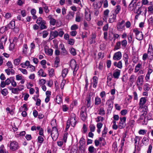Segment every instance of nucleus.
<instances>
[{"instance_id":"1","label":"nucleus","mask_w":153,"mask_h":153,"mask_svg":"<svg viewBox=\"0 0 153 153\" xmlns=\"http://www.w3.org/2000/svg\"><path fill=\"white\" fill-rule=\"evenodd\" d=\"M76 117L74 113H72L71 114L70 118L68 120L67 123V126L66 128L68 129L70 125L74 127L76 123Z\"/></svg>"},{"instance_id":"2","label":"nucleus","mask_w":153,"mask_h":153,"mask_svg":"<svg viewBox=\"0 0 153 153\" xmlns=\"http://www.w3.org/2000/svg\"><path fill=\"white\" fill-rule=\"evenodd\" d=\"M139 110L141 112L139 119L140 120H143L142 123L143 125H146L147 124V122L145 121L146 117H145L146 114V108H142L140 109Z\"/></svg>"},{"instance_id":"3","label":"nucleus","mask_w":153,"mask_h":153,"mask_svg":"<svg viewBox=\"0 0 153 153\" xmlns=\"http://www.w3.org/2000/svg\"><path fill=\"white\" fill-rule=\"evenodd\" d=\"M59 134L58 130L56 127H52V130L51 135L53 140H56L58 137Z\"/></svg>"},{"instance_id":"4","label":"nucleus","mask_w":153,"mask_h":153,"mask_svg":"<svg viewBox=\"0 0 153 153\" xmlns=\"http://www.w3.org/2000/svg\"><path fill=\"white\" fill-rule=\"evenodd\" d=\"M133 32L135 33L136 36V39L139 40H141L143 38V34L141 32H140L137 28L134 29Z\"/></svg>"},{"instance_id":"5","label":"nucleus","mask_w":153,"mask_h":153,"mask_svg":"<svg viewBox=\"0 0 153 153\" xmlns=\"http://www.w3.org/2000/svg\"><path fill=\"white\" fill-rule=\"evenodd\" d=\"M147 53L149 55L148 59L149 61H151L153 59V49L152 44H149Z\"/></svg>"},{"instance_id":"6","label":"nucleus","mask_w":153,"mask_h":153,"mask_svg":"<svg viewBox=\"0 0 153 153\" xmlns=\"http://www.w3.org/2000/svg\"><path fill=\"white\" fill-rule=\"evenodd\" d=\"M86 107L85 106H82L81 109L80 115L81 119L83 120H85L86 117Z\"/></svg>"},{"instance_id":"7","label":"nucleus","mask_w":153,"mask_h":153,"mask_svg":"<svg viewBox=\"0 0 153 153\" xmlns=\"http://www.w3.org/2000/svg\"><path fill=\"white\" fill-rule=\"evenodd\" d=\"M70 66L72 68H74L73 74L75 76L76 74V72L78 68V66L76 65V62L74 60H71L70 63Z\"/></svg>"},{"instance_id":"8","label":"nucleus","mask_w":153,"mask_h":153,"mask_svg":"<svg viewBox=\"0 0 153 153\" xmlns=\"http://www.w3.org/2000/svg\"><path fill=\"white\" fill-rule=\"evenodd\" d=\"M18 143L14 141L11 142L10 144V149L13 151H15L19 148Z\"/></svg>"},{"instance_id":"9","label":"nucleus","mask_w":153,"mask_h":153,"mask_svg":"<svg viewBox=\"0 0 153 153\" xmlns=\"http://www.w3.org/2000/svg\"><path fill=\"white\" fill-rule=\"evenodd\" d=\"M126 118L125 117L120 118V122L118 124V127L120 129H122L125 127V123Z\"/></svg>"},{"instance_id":"10","label":"nucleus","mask_w":153,"mask_h":153,"mask_svg":"<svg viewBox=\"0 0 153 153\" xmlns=\"http://www.w3.org/2000/svg\"><path fill=\"white\" fill-rule=\"evenodd\" d=\"M144 76L143 75H140L137 78V86H141L143 82Z\"/></svg>"},{"instance_id":"11","label":"nucleus","mask_w":153,"mask_h":153,"mask_svg":"<svg viewBox=\"0 0 153 153\" xmlns=\"http://www.w3.org/2000/svg\"><path fill=\"white\" fill-rule=\"evenodd\" d=\"M122 55L120 51H118L115 53L113 55V59L114 60L118 61L121 58Z\"/></svg>"},{"instance_id":"12","label":"nucleus","mask_w":153,"mask_h":153,"mask_svg":"<svg viewBox=\"0 0 153 153\" xmlns=\"http://www.w3.org/2000/svg\"><path fill=\"white\" fill-rule=\"evenodd\" d=\"M117 15L111 12L109 16L108 22L109 23H113L116 21Z\"/></svg>"},{"instance_id":"13","label":"nucleus","mask_w":153,"mask_h":153,"mask_svg":"<svg viewBox=\"0 0 153 153\" xmlns=\"http://www.w3.org/2000/svg\"><path fill=\"white\" fill-rule=\"evenodd\" d=\"M15 26V21L14 20H12L5 27V28L6 30L9 29H13L14 28Z\"/></svg>"},{"instance_id":"14","label":"nucleus","mask_w":153,"mask_h":153,"mask_svg":"<svg viewBox=\"0 0 153 153\" xmlns=\"http://www.w3.org/2000/svg\"><path fill=\"white\" fill-rule=\"evenodd\" d=\"M121 71L117 69L114 71L113 74V76L114 78L117 79L119 78L120 74Z\"/></svg>"},{"instance_id":"15","label":"nucleus","mask_w":153,"mask_h":153,"mask_svg":"<svg viewBox=\"0 0 153 153\" xmlns=\"http://www.w3.org/2000/svg\"><path fill=\"white\" fill-rule=\"evenodd\" d=\"M146 100L145 97H142L140 99L139 102L140 108L139 109L142 108H146L145 107H143V106L146 103Z\"/></svg>"},{"instance_id":"16","label":"nucleus","mask_w":153,"mask_h":153,"mask_svg":"<svg viewBox=\"0 0 153 153\" xmlns=\"http://www.w3.org/2000/svg\"><path fill=\"white\" fill-rule=\"evenodd\" d=\"M125 21L122 20L121 22H119L117 25V29L118 30H121L123 29L124 27V23Z\"/></svg>"},{"instance_id":"17","label":"nucleus","mask_w":153,"mask_h":153,"mask_svg":"<svg viewBox=\"0 0 153 153\" xmlns=\"http://www.w3.org/2000/svg\"><path fill=\"white\" fill-rule=\"evenodd\" d=\"M92 79L93 80L92 82L91 83L90 86L92 84L93 88H96L97 85L98 78L96 76H94L93 77Z\"/></svg>"},{"instance_id":"18","label":"nucleus","mask_w":153,"mask_h":153,"mask_svg":"<svg viewBox=\"0 0 153 153\" xmlns=\"http://www.w3.org/2000/svg\"><path fill=\"white\" fill-rule=\"evenodd\" d=\"M74 14L75 13L74 12L69 11L65 17L66 19L68 20L72 19L74 17Z\"/></svg>"},{"instance_id":"19","label":"nucleus","mask_w":153,"mask_h":153,"mask_svg":"<svg viewBox=\"0 0 153 153\" xmlns=\"http://www.w3.org/2000/svg\"><path fill=\"white\" fill-rule=\"evenodd\" d=\"M45 53L51 56L52 55L53 50L52 49H49L47 46L45 47Z\"/></svg>"},{"instance_id":"20","label":"nucleus","mask_w":153,"mask_h":153,"mask_svg":"<svg viewBox=\"0 0 153 153\" xmlns=\"http://www.w3.org/2000/svg\"><path fill=\"white\" fill-rule=\"evenodd\" d=\"M121 10V7L119 5H117L116 7L114 10L112 11L111 12L117 15L119 12Z\"/></svg>"},{"instance_id":"21","label":"nucleus","mask_w":153,"mask_h":153,"mask_svg":"<svg viewBox=\"0 0 153 153\" xmlns=\"http://www.w3.org/2000/svg\"><path fill=\"white\" fill-rule=\"evenodd\" d=\"M109 12V10L108 9L105 10L104 12V16L103 19L104 21H105L106 22H107Z\"/></svg>"},{"instance_id":"22","label":"nucleus","mask_w":153,"mask_h":153,"mask_svg":"<svg viewBox=\"0 0 153 153\" xmlns=\"http://www.w3.org/2000/svg\"><path fill=\"white\" fill-rule=\"evenodd\" d=\"M91 96L89 95L86 98V105L88 108L90 107L91 106Z\"/></svg>"},{"instance_id":"23","label":"nucleus","mask_w":153,"mask_h":153,"mask_svg":"<svg viewBox=\"0 0 153 153\" xmlns=\"http://www.w3.org/2000/svg\"><path fill=\"white\" fill-rule=\"evenodd\" d=\"M100 96L102 98V100L103 102H105V98L106 96V93L105 91H102L100 93Z\"/></svg>"},{"instance_id":"24","label":"nucleus","mask_w":153,"mask_h":153,"mask_svg":"<svg viewBox=\"0 0 153 153\" xmlns=\"http://www.w3.org/2000/svg\"><path fill=\"white\" fill-rule=\"evenodd\" d=\"M68 72V70L67 68H64L62 70V76L63 78H65Z\"/></svg>"},{"instance_id":"25","label":"nucleus","mask_w":153,"mask_h":153,"mask_svg":"<svg viewBox=\"0 0 153 153\" xmlns=\"http://www.w3.org/2000/svg\"><path fill=\"white\" fill-rule=\"evenodd\" d=\"M128 58H129V57L127 54L125 53L124 54V55H123L124 60L125 61V64L126 66H127L128 65Z\"/></svg>"},{"instance_id":"26","label":"nucleus","mask_w":153,"mask_h":153,"mask_svg":"<svg viewBox=\"0 0 153 153\" xmlns=\"http://www.w3.org/2000/svg\"><path fill=\"white\" fill-rule=\"evenodd\" d=\"M136 76L133 74H132L129 79V81L131 82V83L132 84L134 82L136 79Z\"/></svg>"},{"instance_id":"27","label":"nucleus","mask_w":153,"mask_h":153,"mask_svg":"<svg viewBox=\"0 0 153 153\" xmlns=\"http://www.w3.org/2000/svg\"><path fill=\"white\" fill-rule=\"evenodd\" d=\"M101 99L100 98L98 97H96L95 99L94 103L96 105H99L101 102Z\"/></svg>"},{"instance_id":"28","label":"nucleus","mask_w":153,"mask_h":153,"mask_svg":"<svg viewBox=\"0 0 153 153\" xmlns=\"http://www.w3.org/2000/svg\"><path fill=\"white\" fill-rule=\"evenodd\" d=\"M79 143L80 145L79 147V149L82 151V152H84L85 151V149L83 148V145L84 144V143H83V141L81 139H80Z\"/></svg>"},{"instance_id":"29","label":"nucleus","mask_w":153,"mask_h":153,"mask_svg":"<svg viewBox=\"0 0 153 153\" xmlns=\"http://www.w3.org/2000/svg\"><path fill=\"white\" fill-rule=\"evenodd\" d=\"M141 67V64L140 63L138 64L135 67L134 72L135 73L137 72L140 70V69Z\"/></svg>"},{"instance_id":"30","label":"nucleus","mask_w":153,"mask_h":153,"mask_svg":"<svg viewBox=\"0 0 153 153\" xmlns=\"http://www.w3.org/2000/svg\"><path fill=\"white\" fill-rule=\"evenodd\" d=\"M21 60V57H19V58L18 59H15L14 61V64L16 65H18L20 64Z\"/></svg>"},{"instance_id":"31","label":"nucleus","mask_w":153,"mask_h":153,"mask_svg":"<svg viewBox=\"0 0 153 153\" xmlns=\"http://www.w3.org/2000/svg\"><path fill=\"white\" fill-rule=\"evenodd\" d=\"M5 71L8 75H10V74H13L14 73V71L13 69H10L9 68L5 69Z\"/></svg>"},{"instance_id":"32","label":"nucleus","mask_w":153,"mask_h":153,"mask_svg":"<svg viewBox=\"0 0 153 153\" xmlns=\"http://www.w3.org/2000/svg\"><path fill=\"white\" fill-rule=\"evenodd\" d=\"M102 124L101 123H98L97 124V132L98 133H100L101 131V128L102 126Z\"/></svg>"},{"instance_id":"33","label":"nucleus","mask_w":153,"mask_h":153,"mask_svg":"<svg viewBox=\"0 0 153 153\" xmlns=\"http://www.w3.org/2000/svg\"><path fill=\"white\" fill-rule=\"evenodd\" d=\"M28 48L27 45L26 44H24L23 47V53L24 54L27 53Z\"/></svg>"},{"instance_id":"34","label":"nucleus","mask_w":153,"mask_h":153,"mask_svg":"<svg viewBox=\"0 0 153 153\" xmlns=\"http://www.w3.org/2000/svg\"><path fill=\"white\" fill-rule=\"evenodd\" d=\"M51 36L53 37L52 38L57 37L58 36V32L57 31H55L51 32Z\"/></svg>"},{"instance_id":"35","label":"nucleus","mask_w":153,"mask_h":153,"mask_svg":"<svg viewBox=\"0 0 153 153\" xmlns=\"http://www.w3.org/2000/svg\"><path fill=\"white\" fill-rule=\"evenodd\" d=\"M46 22L45 21H43L41 24H40V28L41 30L45 29L47 28V26L45 25Z\"/></svg>"},{"instance_id":"36","label":"nucleus","mask_w":153,"mask_h":153,"mask_svg":"<svg viewBox=\"0 0 153 153\" xmlns=\"http://www.w3.org/2000/svg\"><path fill=\"white\" fill-rule=\"evenodd\" d=\"M56 102L58 104L60 103L62 101V99L61 97V96L59 95H57L56 96Z\"/></svg>"},{"instance_id":"37","label":"nucleus","mask_w":153,"mask_h":153,"mask_svg":"<svg viewBox=\"0 0 153 153\" xmlns=\"http://www.w3.org/2000/svg\"><path fill=\"white\" fill-rule=\"evenodd\" d=\"M148 11L149 14H152L153 13V6L151 4L148 7Z\"/></svg>"},{"instance_id":"38","label":"nucleus","mask_w":153,"mask_h":153,"mask_svg":"<svg viewBox=\"0 0 153 153\" xmlns=\"http://www.w3.org/2000/svg\"><path fill=\"white\" fill-rule=\"evenodd\" d=\"M106 104H107L108 106V108L110 109H111L113 107V104L111 103V101L109 100H108L106 103Z\"/></svg>"},{"instance_id":"39","label":"nucleus","mask_w":153,"mask_h":153,"mask_svg":"<svg viewBox=\"0 0 153 153\" xmlns=\"http://www.w3.org/2000/svg\"><path fill=\"white\" fill-rule=\"evenodd\" d=\"M10 90H11V92L13 93L16 94H19V89L17 88H13Z\"/></svg>"},{"instance_id":"40","label":"nucleus","mask_w":153,"mask_h":153,"mask_svg":"<svg viewBox=\"0 0 153 153\" xmlns=\"http://www.w3.org/2000/svg\"><path fill=\"white\" fill-rule=\"evenodd\" d=\"M82 18L79 14L76 15L75 18V21L77 22H80Z\"/></svg>"},{"instance_id":"41","label":"nucleus","mask_w":153,"mask_h":153,"mask_svg":"<svg viewBox=\"0 0 153 153\" xmlns=\"http://www.w3.org/2000/svg\"><path fill=\"white\" fill-rule=\"evenodd\" d=\"M39 75L41 74V76L42 77H45L46 76V74L44 73L43 70L42 69H40L38 72Z\"/></svg>"},{"instance_id":"42","label":"nucleus","mask_w":153,"mask_h":153,"mask_svg":"<svg viewBox=\"0 0 153 153\" xmlns=\"http://www.w3.org/2000/svg\"><path fill=\"white\" fill-rule=\"evenodd\" d=\"M7 37L5 36H2L0 42L5 44L7 41Z\"/></svg>"},{"instance_id":"43","label":"nucleus","mask_w":153,"mask_h":153,"mask_svg":"<svg viewBox=\"0 0 153 153\" xmlns=\"http://www.w3.org/2000/svg\"><path fill=\"white\" fill-rule=\"evenodd\" d=\"M108 128H107L105 126H104V130L102 131V136L103 137H105V135L107 132Z\"/></svg>"},{"instance_id":"44","label":"nucleus","mask_w":153,"mask_h":153,"mask_svg":"<svg viewBox=\"0 0 153 153\" xmlns=\"http://www.w3.org/2000/svg\"><path fill=\"white\" fill-rule=\"evenodd\" d=\"M1 94L4 96H6L8 93L7 90L6 88L3 89L1 91Z\"/></svg>"},{"instance_id":"45","label":"nucleus","mask_w":153,"mask_h":153,"mask_svg":"<svg viewBox=\"0 0 153 153\" xmlns=\"http://www.w3.org/2000/svg\"><path fill=\"white\" fill-rule=\"evenodd\" d=\"M121 43L122 46L123 47H126L127 45V42L126 40L124 39L121 41Z\"/></svg>"},{"instance_id":"46","label":"nucleus","mask_w":153,"mask_h":153,"mask_svg":"<svg viewBox=\"0 0 153 153\" xmlns=\"http://www.w3.org/2000/svg\"><path fill=\"white\" fill-rule=\"evenodd\" d=\"M95 150L96 149H95L94 147L92 146H90L88 148V150L89 152L91 153L94 152Z\"/></svg>"},{"instance_id":"47","label":"nucleus","mask_w":153,"mask_h":153,"mask_svg":"<svg viewBox=\"0 0 153 153\" xmlns=\"http://www.w3.org/2000/svg\"><path fill=\"white\" fill-rule=\"evenodd\" d=\"M105 114V111H104V108H101L100 109L99 114L101 115H103Z\"/></svg>"},{"instance_id":"48","label":"nucleus","mask_w":153,"mask_h":153,"mask_svg":"<svg viewBox=\"0 0 153 153\" xmlns=\"http://www.w3.org/2000/svg\"><path fill=\"white\" fill-rule=\"evenodd\" d=\"M50 24L52 25H55L56 22V20L55 19L51 18H50Z\"/></svg>"},{"instance_id":"49","label":"nucleus","mask_w":153,"mask_h":153,"mask_svg":"<svg viewBox=\"0 0 153 153\" xmlns=\"http://www.w3.org/2000/svg\"><path fill=\"white\" fill-rule=\"evenodd\" d=\"M70 53L73 56H75L76 54L75 49L73 48H71Z\"/></svg>"},{"instance_id":"50","label":"nucleus","mask_w":153,"mask_h":153,"mask_svg":"<svg viewBox=\"0 0 153 153\" xmlns=\"http://www.w3.org/2000/svg\"><path fill=\"white\" fill-rule=\"evenodd\" d=\"M85 17L87 20L89 21L91 19L90 14H88L87 13H85Z\"/></svg>"},{"instance_id":"51","label":"nucleus","mask_w":153,"mask_h":153,"mask_svg":"<svg viewBox=\"0 0 153 153\" xmlns=\"http://www.w3.org/2000/svg\"><path fill=\"white\" fill-rule=\"evenodd\" d=\"M6 65L9 68H13V66L12 63L10 61H8L6 63Z\"/></svg>"},{"instance_id":"52","label":"nucleus","mask_w":153,"mask_h":153,"mask_svg":"<svg viewBox=\"0 0 153 153\" xmlns=\"http://www.w3.org/2000/svg\"><path fill=\"white\" fill-rule=\"evenodd\" d=\"M153 18L152 16L150 17L148 20L149 24L150 25V26H151L152 27L153 26Z\"/></svg>"},{"instance_id":"53","label":"nucleus","mask_w":153,"mask_h":153,"mask_svg":"<svg viewBox=\"0 0 153 153\" xmlns=\"http://www.w3.org/2000/svg\"><path fill=\"white\" fill-rule=\"evenodd\" d=\"M134 146H135V148H136V146L137 145V142L138 141V144L139 143V139L138 138V137L137 136H136L134 139Z\"/></svg>"},{"instance_id":"54","label":"nucleus","mask_w":153,"mask_h":153,"mask_svg":"<svg viewBox=\"0 0 153 153\" xmlns=\"http://www.w3.org/2000/svg\"><path fill=\"white\" fill-rule=\"evenodd\" d=\"M150 88L149 85L148 84L146 83L144 85L143 89L144 91H148Z\"/></svg>"},{"instance_id":"55","label":"nucleus","mask_w":153,"mask_h":153,"mask_svg":"<svg viewBox=\"0 0 153 153\" xmlns=\"http://www.w3.org/2000/svg\"><path fill=\"white\" fill-rule=\"evenodd\" d=\"M44 140V139L42 136H39L38 137V142L40 143H42Z\"/></svg>"},{"instance_id":"56","label":"nucleus","mask_w":153,"mask_h":153,"mask_svg":"<svg viewBox=\"0 0 153 153\" xmlns=\"http://www.w3.org/2000/svg\"><path fill=\"white\" fill-rule=\"evenodd\" d=\"M78 26L76 24H74L71 26V29L72 30H75L78 28Z\"/></svg>"},{"instance_id":"57","label":"nucleus","mask_w":153,"mask_h":153,"mask_svg":"<svg viewBox=\"0 0 153 153\" xmlns=\"http://www.w3.org/2000/svg\"><path fill=\"white\" fill-rule=\"evenodd\" d=\"M108 28V24H107L105 25L102 28V30L103 31H107Z\"/></svg>"},{"instance_id":"58","label":"nucleus","mask_w":153,"mask_h":153,"mask_svg":"<svg viewBox=\"0 0 153 153\" xmlns=\"http://www.w3.org/2000/svg\"><path fill=\"white\" fill-rule=\"evenodd\" d=\"M44 20H42L41 17H39L38 18L36 21V23L38 25H40L41 23L44 21Z\"/></svg>"},{"instance_id":"59","label":"nucleus","mask_w":153,"mask_h":153,"mask_svg":"<svg viewBox=\"0 0 153 153\" xmlns=\"http://www.w3.org/2000/svg\"><path fill=\"white\" fill-rule=\"evenodd\" d=\"M149 55L148 54L144 53L143 54L142 57V59L143 61H145L148 58V59Z\"/></svg>"},{"instance_id":"60","label":"nucleus","mask_w":153,"mask_h":153,"mask_svg":"<svg viewBox=\"0 0 153 153\" xmlns=\"http://www.w3.org/2000/svg\"><path fill=\"white\" fill-rule=\"evenodd\" d=\"M49 75L50 76H51L54 74V69L53 68H51L49 70Z\"/></svg>"},{"instance_id":"61","label":"nucleus","mask_w":153,"mask_h":153,"mask_svg":"<svg viewBox=\"0 0 153 153\" xmlns=\"http://www.w3.org/2000/svg\"><path fill=\"white\" fill-rule=\"evenodd\" d=\"M42 37L43 38H46L48 35V32L46 31V30H44L42 32Z\"/></svg>"},{"instance_id":"62","label":"nucleus","mask_w":153,"mask_h":153,"mask_svg":"<svg viewBox=\"0 0 153 153\" xmlns=\"http://www.w3.org/2000/svg\"><path fill=\"white\" fill-rule=\"evenodd\" d=\"M147 131L144 129H140L138 132L140 134H145L146 133Z\"/></svg>"},{"instance_id":"63","label":"nucleus","mask_w":153,"mask_h":153,"mask_svg":"<svg viewBox=\"0 0 153 153\" xmlns=\"http://www.w3.org/2000/svg\"><path fill=\"white\" fill-rule=\"evenodd\" d=\"M117 67L121 69L123 67L122 63L121 61H120L117 63Z\"/></svg>"},{"instance_id":"64","label":"nucleus","mask_w":153,"mask_h":153,"mask_svg":"<svg viewBox=\"0 0 153 153\" xmlns=\"http://www.w3.org/2000/svg\"><path fill=\"white\" fill-rule=\"evenodd\" d=\"M90 130L91 132H94V131L95 129V127L93 125H91L89 126Z\"/></svg>"}]
</instances>
